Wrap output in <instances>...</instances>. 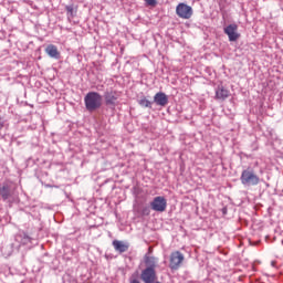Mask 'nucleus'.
Listing matches in <instances>:
<instances>
[{
    "mask_svg": "<svg viewBox=\"0 0 283 283\" xmlns=\"http://www.w3.org/2000/svg\"><path fill=\"white\" fill-rule=\"evenodd\" d=\"M144 262H145L146 269H155L156 270L158 259H156V256L145 255Z\"/></svg>",
    "mask_w": 283,
    "mask_h": 283,
    "instance_id": "nucleus-15",
    "label": "nucleus"
},
{
    "mask_svg": "<svg viewBox=\"0 0 283 283\" xmlns=\"http://www.w3.org/2000/svg\"><path fill=\"white\" fill-rule=\"evenodd\" d=\"M104 258L106 260H114V254H105Z\"/></svg>",
    "mask_w": 283,
    "mask_h": 283,
    "instance_id": "nucleus-22",
    "label": "nucleus"
},
{
    "mask_svg": "<svg viewBox=\"0 0 283 283\" xmlns=\"http://www.w3.org/2000/svg\"><path fill=\"white\" fill-rule=\"evenodd\" d=\"M240 181L244 187H256L260 182V177L255 174L253 168H248L241 172Z\"/></svg>",
    "mask_w": 283,
    "mask_h": 283,
    "instance_id": "nucleus-2",
    "label": "nucleus"
},
{
    "mask_svg": "<svg viewBox=\"0 0 283 283\" xmlns=\"http://www.w3.org/2000/svg\"><path fill=\"white\" fill-rule=\"evenodd\" d=\"M4 126H6V120H3V118L0 117V130L3 129Z\"/></svg>",
    "mask_w": 283,
    "mask_h": 283,
    "instance_id": "nucleus-21",
    "label": "nucleus"
},
{
    "mask_svg": "<svg viewBox=\"0 0 283 283\" xmlns=\"http://www.w3.org/2000/svg\"><path fill=\"white\" fill-rule=\"evenodd\" d=\"M113 247L117 253H127V251H129V244L123 241L114 240Z\"/></svg>",
    "mask_w": 283,
    "mask_h": 283,
    "instance_id": "nucleus-11",
    "label": "nucleus"
},
{
    "mask_svg": "<svg viewBox=\"0 0 283 283\" xmlns=\"http://www.w3.org/2000/svg\"><path fill=\"white\" fill-rule=\"evenodd\" d=\"M230 92L222 85H218L216 88V101H227V97L229 96Z\"/></svg>",
    "mask_w": 283,
    "mask_h": 283,
    "instance_id": "nucleus-9",
    "label": "nucleus"
},
{
    "mask_svg": "<svg viewBox=\"0 0 283 283\" xmlns=\"http://www.w3.org/2000/svg\"><path fill=\"white\" fill-rule=\"evenodd\" d=\"M272 266H275V262L272 261Z\"/></svg>",
    "mask_w": 283,
    "mask_h": 283,
    "instance_id": "nucleus-24",
    "label": "nucleus"
},
{
    "mask_svg": "<svg viewBox=\"0 0 283 283\" xmlns=\"http://www.w3.org/2000/svg\"><path fill=\"white\" fill-rule=\"evenodd\" d=\"M137 103L140 107H147L148 109H151V106L154 105V102L147 99L145 96H142Z\"/></svg>",
    "mask_w": 283,
    "mask_h": 283,
    "instance_id": "nucleus-16",
    "label": "nucleus"
},
{
    "mask_svg": "<svg viewBox=\"0 0 283 283\" xmlns=\"http://www.w3.org/2000/svg\"><path fill=\"white\" fill-rule=\"evenodd\" d=\"M182 262H185V254H182V252L180 251L171 252L170 262H169V269H171V271H178Z\"/></svg>",
    "mask_w": 283,
    "mask_h": 283,
    "instance_id": "nucleus-5",
    "label": "nucleus"
},
{
    "mask_svg": "<svg viewBox=\"0 0 283 283\" xmlns=\"http://www.w3.org/2000/svg\"><path fill=\"white\" fill-rule=\"evenodd\" d=\"M150 208L153 211H157L163 213V211H167V199L165 197H155L154 200L150 202Z\"/></svg>",
    "mask_w": 283,
    "mask_h": 283,
    "instance_id": "nucleus-7",
    "label": "nucleus"
},
{
    "mask_svg": "<svg viewBox=\"0 0 283 283\" xmlns=\"http://www.w3.org/2000/svg\"><path fill=\"white\" fill-rule=\"evenodd\" d=\"M153 103H156L159 107H167L169 105V96L163 92H158L155 94Z\"/></svg>",
    "mask_w": 283,
    "mask_h": 283,
    "instance_id": "nucleus-8",
    "label": "nucleus"
},
{
    "mask_svg": "<svg viewBox=\"0 0 283 283\" xmlns=\"http://www.w3.org/2000/svg\"><path fill=\"white\" fill-rule=\"evenodd\" d=\"M221 211H222V214H223V216H227V213H228L227 207H223V208L221 209Z\"/></svg>",
    "mask_w": 283,
    "mask_h": 283,
    "instance_id": "nucleus-23",
    "label": "nucleus"
},
{
    "mask_svg": "<svg viewBox=\"0 0 283 283\" xmlns=\"http://www.w3.org/2000/svg\"><path fill=\"white\" fill-rule=\"evenodd\" d=\"M224 34L229 35L232 32H238V24H229L223 29Z\"/></svg>",
    "mask_w": 283,
    "mask_h": 283,
    "instance_id": "nucleus-17",
    "label": "nucleus"
},
{
    "mask_svg": "<svg viewBox=\"0 0 283 283\" xmlns=\"http://www.w3.org/2000/svg\"><path fill=\"white\" fill-rule=\"evenodd\" d=\"M15 240H17V242H19L20 244L25 247L28 244H32L33 239H32V237H30V234L22 231L19 234H17Z\"/></svg>",
    "mask_w": 283,
    "mask_h": 283,
    "instance_id": "nucleus-10",
    "label": "nucleus"
},
{
    "mask_svg": "<svg viewBox=\"0 0 283 283\" xmlns=\"http://www.w3.org/2000/svg\"><path fill=\"white\" fill-rule=\"evenodd\" d=\"M145 2L147 3V6H151L153 8L158 6V1L156 0H145Z\"/></svg>",
    "mask_w": 283,
    "mask_h": 283,
    "instance_id": "nucleus-20",
    "label": "nucleus"
},
{
    "mask_svg": "<svg viewBox=\"0 0 283 283\" xmlns=\"http://www.w3.org/2000/svg\"><path fill=\"white\" fill-rule=\"evenodd\" d=\"M176 14L179 17V19H191V17H193V8L185 2H181L176 7Z\"/></svg>",
    "mask_w": 283,
    "mask_h": 283,
    "instance_id": "nucleus-3",
    "label": "nucleus"
},
{
    "mask_svg": "<svg viewBox=\"0 0 283 283\" xmlns=\"http://www.w3.org/2000/svg\"><path fill=\"white\" fill-rule=\"evenodd\" d=\"M84 104L87 112H96L103 105V96L98 92H88L84 97Z\"/></svg>",
    "mask_w": 283,
    "mask_h": 283,
    "instance_id": "nucleus-1",
    "label": "nucleus"
},
{
    "mask_svg": "<svg viewBox=\"0 0 283 283\" xmlns=\"http://www.w3.org/2000/svg\"><path fill=\"white\" fill-rule=\"evenodd\" d=\"M140 280L144 283H154L158 280V274L156 273V270L153 268H145L142 271Z\"/></svg>",
    "mask_w": 283,
    "mask_h": 283,
    "instance_id": "nucleus-6",
    "label": "nucleus"
},
{
    "mask_svg": "<svg viewBox=\"0 0 283 283\" xmlns=\"http://www.w3.org/2000/svg\"><path fill=\"white\" fill-rule=\"evenodd\" d=\"M118 98H120V92L118 91H114L111 88L104 92L105 105H107L108 107H116L118 105L116 103Z\"/></svg>",
    "mask_w": 283,
    "mask_h": 283,
    "instance_id": "nucleus-4",
    "label": "nucleus"
},
{
    "mask_svg": "<svg viewBox=\"0 0 283 283\" xmlns=\"http://www.w3.org/2000/svg\"><path fill=\"white\" fill-rule=\"evenodd\" d=\"M151 213V207L149 206H144L140 209V216H149Z\"/></svg>",
    "mask_w": 283,
    "mask_h": 283,
    "instance_id": "nucleus-18",
    "label": "nucleus"
},
{
    "mask_svg": "<svg viewBox=\"0 0 283 283\" xmlns=\"http://www.w3.org/2000/svg\"><path fill=\"white\" fill-rule=\"evenodd\" d=\"M45 52L51 59H61V52H59V49L54 44H49L45 48Z\"/></svg>",
    "mask_w": 283,
    "mask_h": 283,
    "instance_id": "nucleus-13",
    "label": "nucleus"
},
{
    "mask_svg": "<svg viewBox=\"0 0 283 283\" xmlns=\"http://www.w3.org/2000/svg\"><path fill=\"white\" fill-rule=\"evenodd\" d=\"M0 197L2 200H8L12 197V188L10 185L4 184L3 186H0Z\"/></svg>",
    "mask_w": 283,
    "mask_h": 283,
    "instance_id": "nucleus-14",
    "label": "nucleus"
},
{
    "mask_svg": "<svg viewBox=\"0 0 283 283\" xmlns=\"http://www.w3.org/2000/svg\"><path fill=\"white\" fill-rule=\"evenodd\" d=\"M65 11L69 21H72V19H74L78 12V6H75L74 3L65 6Z\"/></svg>",
    "mask_w": 283,
    "mask_h": 283,
    "instance_id": "nucleus-12",
    "label": "nucleus"
},
{
    "mask_svg": "<svg viewBox=\"0 0 283 283\" xmlns=\"http://www.w3.org/2000/svg\"><path fill=\"white\" fill-rule=\"evenodd\" d=\"M228 38H229V41H232V42H233V41L239 40V39H240V35H239V33H238L237 31H234V32L228 34Z\"/></svg>",
    "mask_w": 283,
    "mask_h": 283,
    "instance_id": "nucleus-19",
    "label": "nucleus"
}]
</instances>
